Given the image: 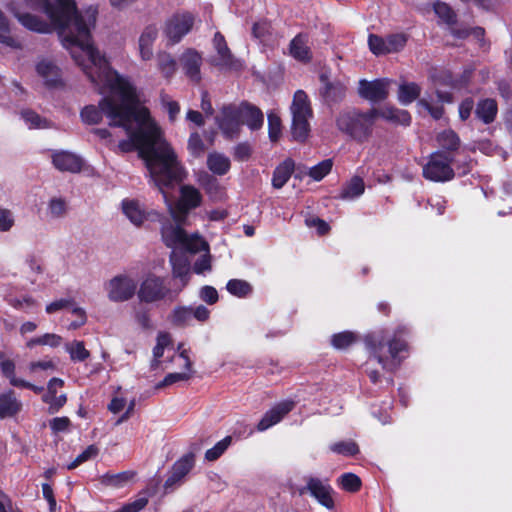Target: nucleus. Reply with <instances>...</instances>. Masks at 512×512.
Here are the masks:
<instances>
[{
    "label": "nucleus",
    "instance_id": "nucleus-50",
    "mask_svg": "<svg viewBox=\"0 0 512 512\" xmlns=\"http://www.w3.org/2000/svg\"><path fill=\"white\" fill-rule=\"evenodd\" d=\"M407 40L408 37L404 33L388 35L386 37V44L388 47L386 51H388L389 53H395L402 50L405 47Z\"/></svg>",
    "mask_w": 512,
    "mask_h": 512
},
{
    "label": "nucleus",
    "instance_id": "nucleus-63",
    "mask_svg": "<svg viewBox=\"0 0 512 512\" xmlns=\"http://www.w3.org/2000/svg\"><path fill=\"white\" fill-rule=\"evenodd\" d=\"M269 30H270V25L267 22H265V21L256 22V23H254V25L252 27V35L254 38H256L260 41H265L266 35L269 33Z\"/></svg>",
    "mask_w": 512,
    "mask_h": 512
},
{
    "label": "nucleus",
    "instance_id": "nucleus-28",
    "mask_svg": "<svg viewBox=\"0 0 512 512\" xmlns=\"http://www.w3.org/2000/svg\"><path fill=\"white\" fill-rule=\"evenodd\" d=\"M371 112H374V121L376 118L380 117L387 121L401 124V125H409L411 122V116L406 110H401L395 107H383L381 109H371Z\"/></svg>",
    "mask_w": 512,
    "mask_h": 512
},
{
    "label": "nucleus",
    "instance_id": "nucleus-16",
    "mask_svg": "<svg viewBox=\"0 0 512 512\" xmlns=\"http://www.w3.org/2000/svg\"><path fill=\"white\" fill-rule=\"evenodd\" d=\"M217 123L223 135L227 138H234L238 135L241 126V118L236 106L223 107Z\"/></svg>",
    "mask_w": 512,
    "mask_h": 512
},
{
    "label": "nucleus",
    "instance_id": "nucleus-57",
    "mask_svg": "<svg viewBox=\"0 0 512 512\" xmlns=\"http://www.w3.org/2000/svg\"><path fill=\"white\" fill-rule=\"evenodd\" d=\"M99 450L95 445L88 446L82 453H80L74 461L67 465V469L72 470L78 467L80 464L97 456Z\"/></svg>",
    "mask_w": 512,
    "mask_h": 512
},
{
    "label": "nucleus",
    "instance_id": "nucleus-53",
    "mask_svg": "<svg viewBox=\"0 0 512 512\" xmlns=\"http://www.w3.org/2000/svg\"><path fill=\"white\" fill-rule=\"evenodd\" d=\"M16 217L12 210L0 207V232L5 233L15 226Z\"/></svg>",
    "mask_w": 512,
    "mask_h": 512
},
{
    "label": "nucleus",
    "instance_id": "nucleus-47",
    "mask_svg": "<svg viewBox=\"0 0 512 512\" xmlns=\"http://www.w3.org/2000/svg\"><path fill=\"white\" fill-rule=\"evenodd\" d=\"M0 369L2 375L9 380V383L12 386L18 387L19 384H23L22 379L15 376L16 365L14 361L10 359H3L0 363Z\"/></svg>",
    "mask_w": 512,
    "mask_h": 512
},
{
    "label": "nucleus",
    "instance_id": "nucleus-62",
    "mask_svg": "<svg viewBox=\"0 0 512 512\" xmlns=\"http://www.w3.org/2000/svg\"><path fill=\"white\" fill-rule=\"evenodd\" d=\"M148 504V498L145 496L138 497L136 500L124 505L115 512H140Z\"/></svg>",
    "mask_w": 512,
    "mask_h": 512
},
{
    "label": "nucleus",
    "instance_id": "nucleus-9",
    "mask_svg": "<svg viewBox=\"0 0 512 512\" xmlns=\"http://www.w3.org/2000/svg\"><path fill=\"white\" fill-rule=\"evenodd\" d=\"M137 281L127 273H120L107 280L103 289L110 302L123 303L131 300L137 291Z\"/></svg>",
    "mask_w": 512,
    "mask_h": 512
},
{
    "label": "nucleus",
    "instance_id": "nucleus-32",
    "mask_svg": "<svg viewBox=\"0 0 512 512\" xmlns=\"http://www.w3.org/2000/svg\"><path fill=\"white\" fill-rule=\"evenodd\" d=\"M322 87L320 93L328 101H336L344 94V86L340 82H331L326 74L320 75Z\"/></svg>",
    "mask_w": 512,
    "mask_h": 512
},
{
    "label": "nucleus",
    "instance_id": "nucleus-41",
    "mask_svg": "<svg viewBox=\"0 0 512 512\" xmlns=\"http://www.w3.org/2000/svg\"><path fill=\"white\" fill-rule=\"evenodd\" d=\"M68 211L67 202L60 197L51 198L47 205V215L49 218L58 220L66 216Z\"/></svg>",
    "mask_w": 512,
    "mask_h": 512
},
{
    "label": "nucleus",
    "instance_id": "nucleus-29",
    "mask_svg": "<svg viewBox=\"0 0 512 512\" xmlns=\"http://www.w3.org/2000/svg\"><path fill=\"white\" fill-rule=\"evenodd\" d=\"M290 54L298 61L308 62L312 58L311 50L308 45V36L299 34L290 42Z\"/></svg>",
    "mask_w": 512,
    "mask_h": 512
},
{
    "label": "nucleus",
    "instance_id": "nucleus-2",
    "mask_svg": "<svg viewBox=\"0 0 512 512\" xmlns=\"http://www.w3.org/2000/svg\"><path fill=\"white\" fill-rule=\"evenodd\" d=\"M5 7L30 31L46 34L57 29L71 57H78L77 53L85 52L83 47L92 43L90 32L96 24V6L79 13L74 0H55V4L50 0H23L21 3L8 0ZM89 51L86 48V53Z\"/></svg>",
    "mask_w": 512,
    "mask_h": 512
},
{
    "label": "nucleus",
    "instance_id": "nucleus-42",
    "mask_svg": "<svg viewBox=\"0 0 512 512\" xmlns=\"http://www.w3.org/2000/svg\"><path fill=\"white\" fill-rule=\"evenodd\" d=\"M438 145L445 151H455L460 146V139L452 130H445L437 136Z\"/></svg>",
    "mask_w": 512,
    "mask_h": 512
},
{
    "label": "nucleus",
    "instance_id": "nucleus-37",
    "mask_svg": "<svg viewBox=\"0 0 512 512\" xmlns=\"http://www.w3.org/2000/svg\"><path fill=\"white\" fill-rule=\"evenodd\" d=\"M364 191L365 184L363 179L355 176L343 186L339 198L343 200H353L360 197Z\"/></svg>",
    "mask_w": 512,
    "mask_h": 512
},
{
    "label": "nucleus",
    "instance_id": "nucleus-20",
    "mask_svg": "<svg viewBox=\"0 0 512 512\" xmlns=\"http://www.w3.org/2000/svg\"><path fill=\"white\" fill-rule=\"evenodd\" d=\"M179 61L185 75L192 82L199 83L201 81L202 56L197 51L188 49L180 56Z\"/></svg>",
    "mask_w": 512,
    "mask_h": 512
},
{
    "label": "nucleus",
    "instance_id": "nucleus-34",
    "mask_svg": "<svg viewBox=\"0 0 512 512\" xmlns=\"http://www.w3.org/2000/svg\"><path fill=\"white\" fill-rule=\"evenodd\" d=\"M21 119L29 129H49L52 122L31 109L20 112Z\"/></svg>",
    "mask_w": 512,
    "mask_h": 512
},
{
    "label": "nucleus",
    "instance_id": "nucleus-39",
    "mask_svg": "<svg viewBox=\"0 0 512 512\" xmlns=\"http://www.w3.org/2000/svg\"><path fill=\"white\" fill-rule=\"evenodd\" d=\"M171 344V336L167 332H160L156 338V345L153 348V359L151 360V369L155 370L160 365V358L164 354V350Z\"/></svg>",
    "mask_w": 512,
    "mask_h": 512
},
{
    "label": "nucleus",
    "instance_id": "nucleus-15",
    "mask_svg": "<svg viewBox=\"0 0 512 512\" xmlns=\"http://www.w3.org/2000/svg\"><path fill=\"white\" fill-rule=\"evenodd\" d=\"M195 463L194 455L192 453L184 455L172 466L169 476L164 483L166 491L173 490L179 486L185 476L191 471Z\"/></svg>",
    "mask_w": 512,
    "mask_h": 512
},
{
    "label": "nucleus",
    "instance_id": "nucleus-26",
    "mask_svg": "<svg viewBox=\"0 0 512 512\" xmlns=\"http://www.w3.org/2000/svg\"><path fill=\"white\" fill-rule=\"evenodd\" d=\"M170 262L172 264L173 277L181 281L179 288L175 291L177 293L188 283L190 265L188 259L184 256H179L175 250L171 252Z\"/></svg>",
    "mask_w": 512,
    "mask_h": 512
},
{
    "label": "nucleus",
    "instance_id": "nucleus-38",
    "mask_svg": "<svg viewBox=\"0 0 512 512\" xmlns=\"http://www.w3.org/2000/svg\"><path fill=\"white\" fill-rule=\"evenodd\" d=\"M421 93V87L415 82L402 83L398 89V100L402 105H409L418 97Z\"/></svg>",
    "mask_w": 512,
    "mask_h": 512
},
{
    "label": "nucleus",
    "instance_id": "nucleus-59",
    "mask_svg": "<svg viewBox=\"0 0 512 512\" xmlns=\"http://www.w3.org/2000/svg\"><path fill=\"white\" fill-rule=\"evenodd\" d=\"M435 13L443 19L446 23H453L455 21V13L446 3L437 2L434 4Z\"/></svg>",
    "mask_w": 512,
    "mask_h": 512
},
{
    "label": "nucleus",
    "instance_id": "nucleus-22",
    "mask_svg": "<svg viewBox=\"0 0 512 512\" xmlns=\"http://www.w3.org/2000/svg\"><path fill=\"white\" fill-rule=\"evenodd\" d=\"M177 350L179 351V357L183 359V366L186 369V372L180 373H169L165 376V378L157 384V388H162L165 386L172 385L178 381H186L191 378L192 375V362L189 359L188 351L183 348L182 344L178 345Z\"/></svg>",
    "mask_w": 512,
    "mask_h": 512
},
{
    "label": "nucleus",
    "instance_id": "nucleus-43",
    "mask_svg": "<svg viewBox=\"0 0 512 512\" xmlns=\"http://www.w3.org/2000/svg\"><path fill=\"white\" fill-rule=\"evenodd\" d=\"M158 69L165 77H171L176 71L175 59L166 52H160L157 54Z\"/></svg>",
    "mask_w": 512,
    "mask_h": 512
},
{
    "label": "nucleus",
    "instance_id": "nucleus-25",
    "mask_svg": "<svg viewBox=\"0 0 512 512\" xmlns=\"http://www.w3.org/2000/svg\"><path fill=\"white\" fill-rule=\"evenodd\" d=\"M158 37V28L155 25H148L142 31L138 46L140 57L144 61H148L153 56V43Z\"/></svg>",
    "mask_w": 512,
    "mask_h": 512
},
{
    "label": "nucleus",
    "instance_id": "nucleus-61",
    "mask_svg": "<svg viewBox=\"0 0 512 512\" xmlns=\"http://www.w3.org/2000/svg\"><path fill=\"white\" fill-rule=\"evenodd\" d=\"M188 149L194 156H200L204 150V143L198 133H192L188 140Z\"/></svg>",
    "mask_w": 512,
    "mask_h": 512
},
{
    "label": "nucleus",
    "instance_id": "nucleus-45",
    "mask_svg": "<svg viewBox=\"0 0 512 512\" xmlns=\"http://www.w3.org/2000/svg\"><path fill=\"white\" fill-rule=\"evenodd\" d=\"M135 476L134 471H123L118 474H106L103 477V482L107 485H111L114 487H122L129 481H131Z\"/></svg>",
    "mask_w": 512,
    "mask_h": 512
},
{
    "label": "nucleus",
    "instance_id": "nucleus-21",
    "mask_svg": "<svg viewBox=\"0 0 512 512\" xmlns=\"http://www.w3.org/2000/svg\"><path fill=\"white\" fill-rule=\"evenodd\" d=\"M200 192L192 186H183L181 188V199L175 207L176 212L185 218L187 212L200 205Z\"/></svg>",
    "mask_w": 512,
    "mask_h": 512
},
{
    "label": "nucleus",
    "instance_id": "nucleus-35",
    "mask_svg": "<svg viewBox=\"0 0 512 512\" xmlns=\"http://www.w3.org/2000/svg\"><path fill=\"white\" fill-rule=\"evenodd\" d=\"M294 170V163L287 159L276 167L272 177V185L276 189L282 188L290 179Z\"/></svg>",
    "mask_w": 512,
    "mask_h": 512
},
{
    "label": "nucleus",
    "instance_id": "nucleus-14",
    "mask_svg": "<svg viewBox=\"0 0 512 512\" xmlns=\"http://www.w3.org/2000/svg\"><path fill=\"white\" fill-rule=\"evenodd\" d=\"M391 83L392 81L387 78L373 81L362 79L359 81L358 94L361 98L370 102H381L388 97Z\"/></svg>",
    "mask_w": 512,
    "mask_h": 512
},
{
    "label": "nucleus",
    "instance_id": "nucleus-5",
    "mask_svg": "<svg viewBox=\"0 0 512 512\" xmlns=\"http://www.w3.org/2000/svg\"><path fill=\"white\" fill-rule=\"evenodd\" d=\"M165 187L166 186H162V189L159 188V190L163 194L164 201L173 218V220L165 219L162 222L161 235L165 245L170 248H181L190 253L208 251V244L202 237L197 234L187 235L181 228L180 223L184 217L179 215L173 208L172 203L169 202L167 194L164 191Z\"/></svg>",
    "mask_w": 512,
    "mask_h": 512
},
{
    "label": "nucleus",
    "instance_id": "nucleus-46",
    "mask_svg": "<svg viewBox=\"0 0 512 512\" xmlns=\"http://www.w3.org/2000/svg\"><path fill=\"white\" fill-rule=\"evenodd\" d=\"M73 361H84L90 356V352L85 348L84 343L81 341H73L66 346Z\"/></svg>",
    "mask_w": 512,
    "mask_h": 512
},
{
    "label": "nucleus",
    "instance_id": "nucleus-10",
    "mask_svg": "<svg viewBox=\"0 0 512 512\" xmlns=\"http://www.w3.org/2000/svg\"><path fill=\"white\" fill-rule=\"evenodd\" d=\"M453 158L444 151H436L430 155L429 161L423 167V176L434 182H446L454 178L451 167Z\"/></svg>",
    "mask_w": 512,
    "mask_h": 512
},
{
    "label": "nucleus",
    "instance_id": "nucleus-1",
    "mask_svg": "<svg viewBox=\"0 0 512 512\" xmlns=\"http://www.w3.org/2000/svg\"><path fill=\"white\" fill-rule=\"evenodd\" d=\"M109 81L120 85L124 93L122 108L111 101L102 104L109 124L123 127L129 136L119 142L117 149L122 153L137 149L158 188L181 180L182 168L177 155L150 118L148 110L140 104L138 97H133L127 84L119 82L115 76Z\"/></svg>",
    "mask_w": 512,
    "mask_h": 512
},
{
    "label": "nucleus",
    "instance_id": "nucleus-12",
    "mask_svg": "<svg viewBox=\"0 0 512 512\" xmlns=\"http://www.w3.org/2000/svg\"><path fill=\"white\" fill-rule=\"evenodd\" d=\"M213 47L216 55L210 59L212 65L221 70H239L242 68V62L234 57L220 32H216L214 35Z\"/></svg>",
    "mask_w": 512,
    "mask_h": 512
},
{
    "label": "nucleus",
    "instance_id": "nucleus-24",
    "mask_svg": "<svg viewBox=\"0 0 512 512\" xmlns=\"http://www.w3.org/2000/svg\"><path fill=\"white\" fill-rule=\"evenodd\" d=\"M238 111L241 124H246L251 130H258L262 127L264 115L258 107L248 103H242L238 106Z\"/></svg>",
    "mask_w": 512,
    "mask_h": 512
},
{
    "label": "nucleus",
    "instance_id": "nucleus-17",
    "mask_svg": "<svg viewBox=\"0 0 512 512\" xmlns=\"http://www.w3.org/2000/svg\"><path fill=\"white\" fill-rule=\"evenodd\" d=\"M193 23L191 14L175 15L166 22L164 33L171 42L176 43L191 30Z\"/></svg>",
    "mask_w": 512,
    "mask_h": 512
},
{
    "label": "nucleus",
    "instance_id": "nucleus-48",
    "mask_svg": "<svg viewBox=\"0 0 512 512\" xmlns=\"http://www.w3.org/2000/svg\"><path fill=\"white\" fill-rule=\"evenodd\" d=\"M333 166L331 159H325L309 169L308 175L315 181L322 180L330 173Z\"/></svg>",
    "mask_w": 512,
    "mask_h": 512
},
{
    "label": "nucleus",
    "instance_id": "nucleus-33",
    "mask_svg": "<svg viewBox=\"0 0 512 512\" xmlns=\"http://www.w3.org/2000/svg\"><path fill=\"white\" fill-rule=\"evenodd\" d=\"M498 106L494 99H483L476 106L475 114L485 124L492 123L497 115Z\"/></svg>",
    "mask_w": 512,
    "mask_h": 512
},
{
    "label": "nucleus",
    "instance_id": "nucleus-13",
    "mask_svg": "<svg viewBox=\"0 0 512 512\" xmlns=\"http://www.w3.org/2000/svg\"><path fill=\"white\" fill-rule=\"evenodd\" d=\"M35 71L45 87L59 89L64 86L62 70L53 59L48 57L37 59Z\"/></svg>",
    "mask_w": 512,
    "mask_h": 512
},
{
    "label": "nucleus",
    "instance_id": "nucleus-23",
    "mask_svg": "<svg viewBox=\"0 0 512 512\" xmlns=\"http://www.w3.org/2000/svg\"><path fill=\"white\" fill-rule=\"evenodd\" d=\"M121 206L127 219L137 227L141 226L148 219L149 213L138 200L124 199Z\"/></svg>",
    "mask_w": 512,
    "mask_h": 512
},
{
    "label": "nucleus",
    "instance_id": "nucleus-51",
    "mask_svg": "<svg viewBox=\"0 0 512 512\" xmlns=\"http://www.w3.org/2000/svg\"><path fill=\"white\" fill-rule=\"evenodd\" d=\"M356 339V335L353 332L344 331L334 334L332 336L331 343L336 349H345L352 345Z\"/></svg>",
    "mask_w": 512,
    "mask_h": 512
},
{
    "label": "nucleus",
    "instance_id": "nucleus-40",
    "mask_svg": "<svg viewBox=\"0 0 512 512\" xmlns=\"http://www.w3.org/2000/svg\"><path fill=\"white\" fill-rule=\"evenodd\" d=\"M0 43L13 49H20L21 43L10 34L8 20L0 10Z\"/></svg>",
    "mask_w": 512,
    "mask_h": 512
},
{
    "label": "nucleus",
    "instance_id": "nucleus-4",
    "mask_svg": "<svg viewBox=\"0 0 512 512\" xmlns=\"http://www.w3.org/2000/svg\"><path fill=\"white\" fill-rule=\"evenodd\" d=\"M405 333L406 328L399 327L393 337H390L386 331L373 332L366 336L367 349L383 369L393 371L398 367L400 363L398 354L407 347L406 342L401 338Z\"/></svg>",
    "mask_w": 512,
    "mask_h": 512
},
{
    "label": "nucleus",
    "instance_id": "nucleus-18",
    "mask_svg": "<svg viewBox=\"0 0 512 512\" xmlns=\"http://www.w3.org/2000/svg\"><path fill=\"white\" fill-rule=\"evenodd\" d=\"M436 98L437 100L435 101L432 95L425 94L418 100L417 106L425 109L435 120H439L444 114V108L442 104L451 103L453 101V97L449 92L437 90Z\"/></svg>",
    "mask_w": 512,
    "mask_h": 512
},
{
    "label": "nucleus",
    "instance_id": "nucleus-8",
    "mask_svg": "<svg viewBox=\"0 0 512 512\" xmlns=\"http://www.w3.org/2000/svg\"><path fill=\"white\" fill-rule=\"evenodd\" d=\"M141 303L152 304L164 300L172 301L176 295L166 284L165 279L154 274L147 275L136 291Z\"/></svg>",
    "mask_w": 512,
    "mask_h": 512
},
{
    "label": "nucleus",
    "instance_id": "nucleus-52",
    "mask_svg": "<svg viewBox=\"0 0 512 512\" xmlns=\"http://www.w3.org/2000/svg\"><path fill=\"white\" fill-rule=\"evenodd\" d=\"M231 444V437L226 436L224 439L216 443L212 448L208 449L205 453V459L208 461L217 460Z\"/></svg>",
    "mask_w": 512,
    "mask_h": 512
},
{
    "label": "nucleus",
    "instance_id": "nucleus-7",
    "mask_svg": "<svg viewBox=\"0 0 512 512\" xmlns=\"http://www.w3.org/2000/svg\"><path fill=\"white\" fill-rule=\"evenodd\" d=\"M292 114L291 133L294 140L303 142L309 135L313 112L307 94L297 90L290 107Z\"/></svg>",
    "mask_w": 512,
    "mask_h": 512
},
{
    "label": "nucleus",
    "instance_id": "nucleus-58",
    "mask_svg": "<svg viewBox=\"0 0 512 512\" xmlns=\"http://www.w3.org/2000/svg\"><path fill=\"white\" fill-rule=\"evenodd\" d=\"M368 45H369L370 50L375 55H383V54L389 53L388 51H386V49L388 48L387 44H386V38L384 39L377 35L371 34V35H369V38H368Z\"/></svg>",
    "mask_w": 512,
    "mask_h": 512
},
{
    "label": "nucleus",
    "instance_id": "nucleus-36",
    "mask_svg": "<svg viewBox=\"0 0 512 512\" xmlns=\"http://www.w3.org/2000/svg\"><path fill=\"white\" fill-rule=\"evenodd\" d=\"M230 166V159L224 154L213 152L207 157V167L214 174L224 175L229 171Z\"/></svg>",
    "mask_w": 512,
    "mask_h": 512
},
{
    "label": "nucleus",
    "instance_id": "nucleus-55",
    "mask_svg": "<svg viewBox=\"0 0 512 512\" xmlns=\"http://www.w3.org/2000/svg\"><path fill=\"white\" fill-rule=\"evenodd\" d=\"M192 319V308L191 307H178L175 308L170 316V320L176 325L188 324Z\"/></svg>",
    "mask_w": 512,
    "mask_h": 512
},
{
    "label": "nucleus",
    "instance_id": "nucleus-19",
    "mask_svg": "<svg viewBox=\"0 0 512 512\" xmlns=\"http://www.w3.org/2000/svg\"><path fill=\"white\" fill-rule=\"evenodd\" d=\"M294 406L295 403L292 400H285L278 403L264 414L257 425V430L262 432L279 423Z\"/></svg>",
    "mask_w": 512,
    "mask_h": 512
},
{
    "label": "nucleus",
    "instance_id": "nucleus-6",
    "mask_svg": "<svg viewBox=\"0 0 512 512\" xmlns=\"http://www.w3.org/2000/svg\"><path fill=\"white\" fill-rule=\"evenodd\" d=\"M374 112L362 113L355 109L344 110L336 118L337 128L356 141L363 142L369 138L374 125Z\"/></svg>",
    "mask_w": 512,
    "mask_h": 512
},
{
    "label": "nucleus",
    "instance_id": "nucleus-49",
    "mask_svg": "<svg viewBox=\"0 0 512 512\" xmlns=\"http://www.w3.org/2000/svg\"><path fill=\"white\" fill-rule=\"evenodd\" d=\"M330 449L332 452L344 456H354L359 452L357 444L351 440L333 443Z\"/></svg>",
    "mask_w": 512,
    "mask_h": 512
},
{
    "label": "nucleus",
    "instance_id": "nucleus-44",
    "mask_svg": "<svg viewBox=\"0 0 512 512\" xmlns=\"http://www.w3.org/2000/svg\"><path fill=\"white\" fill-rule=\"evenodd\" d=\"M227 291L236 297H246L252 292V286L245 280L231 279L226 285Z\"/></svg>",
    "mask_w": 512,
    "mask_h": 512
},
{
    "label": "nucleus",
    "instance_id": "nucleus-31",
    "mask_svg": "<svg viewBox=\"0 0 512 512\" xmlns=\"http://www.w3.org/2000/svg\"><path fill=\"white\" fill-rule=\"evenodd\" d=\"M22 407L21 402L16 398L13 391L0 394V418L12 417Z\"/></svg>",
    "mask_w": 512,
    "mask_h": 512
},
{
    "label": "nucleus",
    "instance_id": "nucleus-60",
    "mask_svg": "<svg viewBox=\"0 0 512 512\" xmlns=\"http://www.w3.org/2000/svg\"><path fill=\"white\" fill-rule=\"evenodd\" d=\"M134 319L135 322L144 330H149L153 328L150 314L147 309L140 308L134 311Z\"/></svg>",
    "mask_w": 512,
    "mask_h": 512
},
{
    "label": "nucleus",
    "instance_id": "nucleus-3",
    "mask_svg": "<svg viewBox=\"0 0 512 512\" xmlns=\"http://www.w3.org/2000/svg\"><path fill=\"white\" fill-rule=\"evenodd\" d=\"M83 48H88L91 53L88 54L86 51L77 53L78 57H72L75 63L82 69L90 82L99 90L100 93L109 91L112 94L111 96L103 98L99 103V107L88 105L84 107L80 113L81 119L84 123L90 125L98 124L102 120L103 114L106 116V113L102 108V104H104V102L111 101L121 108L123 105L124 93H122L120 85H117L116 83L114 85V81L106 80H110V78L113 80L115 76L119 79V82L127 84L133 97L138 96L135 87L130 83V81L120 76L110 67L107 59L101 55V53L94 47L93 43L84 46Z\"/></svg>",
    "mask_w": 512,
    "mask_h": 512
},
{
    "label": "nucleus",
    "instance_id": "nucleus-56",
    "mask_svg": "<svg viewBox=\"0 0 512 512\" xmlns=\"http://www.w3.org/2000/svg\"><path fill=\"white\" fill-rule=\"evenodd\" d=\"M267 118L269 138L273 142L277 141L281 135V119L273 112L268 113Z\"/></svg>",
    "mask_w": 512,
    "mask_h": 512
},
{
    "label": "nucleus",
    "instance_id": "nucleus-27",
    "mask_svg": "<svg viewBox=\"0 0 512 512\" xmlns=\"http://www.w3.org/2000/svg\"><path fill=\"white\" fill-rule=\"evenodd\" d=\"M54 166L60 171L78 172L82 168V160L70 152H58L52 158Z\"/></svg>",
    "mask_w": 512,
    "mask_h": 512
},
{
    "label": "nucleus",
    "instance_id": "nucleus-11",
    "mask_svg": "<svg viewBox=\"0 0 512 512\" xmlns=\"http://www.w3.org/2000/svg\"><path fill=\"white\" fill-rule=\"evenodd\" d=\"M306 484L299 488V494H310L320 505L328 510H333L335 507L334 489L329 484L327 479H320L317 477H306Z\"/></svg>",
    "mask_w": 512,
    "mask_h": 512
},
{
    "label": "nucleus",
    "instance_id": "nucleus-64",
    "mask_svg": "<svg viewBox=\"0 0 512 512\" xmlns=\"http://www.w3.org/2000/svg\"><path fill=\"white\" fill-rule=\"evenodd\" d=\"M200 298L207 304L212 305L218 301V292L212 286H204L200 290Z\"/></svg>",
    "mask_w": 512,
    "mask_h": 512
},
{
    "label": "nucleus",
    "instance_id": "nucleus-30",
    "mask_svg": "<svg viewBox=\"0 0 512 512\" xmlns=\"http://www.w3.org/2000/svg\"><path fill=\"white\" fill-rule=\"evenodd\" d=\"M63 384L64 382L60 378H52L48 383V392L43 396V401L50 405V413L57 412L66 403V395L62 394L57 396L54 390V385L62 387Z\"/></svg>",
    "mask_w": 512,
    "mask_h": 512
},
{
    "label": "nucleus",
    "instance_id": "nucleus-54",
    "mask_svg": "<svg viewBox=\"0 0 512 512\" xmlns=\"http://www.w3.org/2000/svg\"><path fill=\"white\" fill-rule=\"evenodd\" d=\"M338 481L341 487L349 492H356L361 487L360 478L353 473H345L341 475Z\"/></svg>",
    "mask_w": 512,
    "mask_h": 512
}]
</instances>
